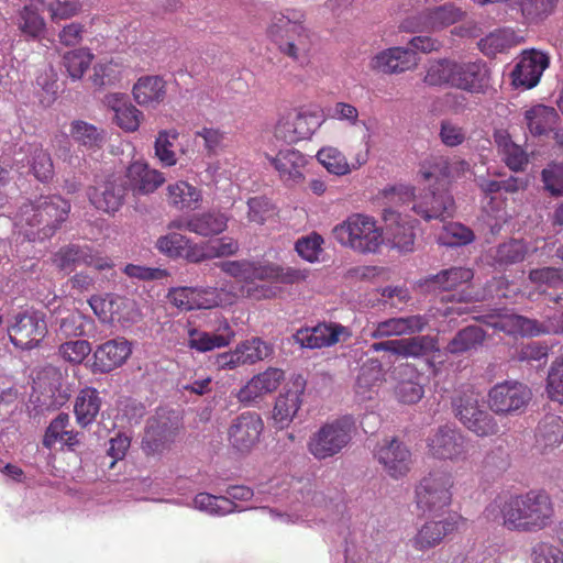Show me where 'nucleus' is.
Here are the masks:
<instances>
[{"label":"nucleus","instance_id":"nucleus-1","mask_svg":"<svg viewBox=\"0 0 563 563\" xmlns=\"http://www.w3.org/2000/svg\"><path fill=\"white\" fill-rule=\"evenodd\" d=\"M501 526L511 532L537 533L549 528L555 517L554 503L543 489L510 495L499 504Z\"/></svg>","mask_w":563,"mask_h":563},{"label":"nucleus","instance_id":"nucleus-2","mask_svg":"<svg viewBox=\"0 0 563 563\" xmlns=\"http://www.w3.org/2000/svg\"><path fill=\"white\" fill-rule=\"evenodd\" d=\"M70 208V202L59 195L41 196L20 207L16 224L29 240L49 239L66 222Z\"/></svg>","mask_w":563,"mask_h":563},{"label":"nucleus","instance_id":"nucleus-3","mask_svg":"<svg viewBox=\"0 0 563 563\" xmlns=\"http://www.w3.org/2000/svg\"><path fill=\"white\" fill-rule=\"evenodd\" d=\"M332 235L342 246L361 254L376 253L384 243L383 229L374 217L364 213L350 214L332 229Z\"/></svg>","mask_w":563,"mask_h":563},{"label":"nucleus","instance_id":"nucleus-4","mask_svg":"<svg viewBox=\"0 0 563 563\" xmlns=\"http://www.w3.org/2000/svg\"><path fill=\"white\" fill-rule=\"evenodd\" d=\"M386 197L393 202L412 201L411 209L426 221H444L453 217L455 210L454 199L448 188H428L415 196L410 187L399 186L387 190Z\"/></svg>","mask_w":563,"mask_h":563},{"label":"nucleus","instance_id":"nucleus-5","mask_svg":"<svg viewBox=\"0 0 563 563\" xmlns=\"http://www.w3.org/2000/svg\"><path fill=\"white\" fill-rule=\"evenodd\" d=\"M354 432L355 421L351 416L327 422L310 435L308 451L319 461L333 457L350 444Z\"/></svg>","mask_w":563,"mask_h":563},{"label":"nucleus","instance_id":"nucleus-6","mask_svg":"<svg viewBox=\"0 0 563 563\" xmlns=\"http://www.w3.org/2000/svg\"><path fill=\"white\" fill-rule=\"evenodd\" d=\"M267 33L283 55L295 62L308 58L311 36L299 20H291L284 14L275 15Z\"/></svg>","mask_w":563,"mask_h":563},{"label":"nucleus","instance_id":"nucleus-7","mask_svg":"<svg viewBox=\"0 0 563 563\" xmlns=\"http://www.w3.org/2000/svg\"><path fill=\"white\" fill-rule=\"evenodd\" d=\"M454 481L449 472L434 471L416 487V504L423 514H437L452 503Z\"/></svg>","mask_w":563,"mask_h":563},{"label":"nucleus","instance_id":"nucleus-8","mask_svg":"<svg viewBox=\"0 0 563 563\" xmlns=\"http://www.w3.org/2000/svg\"><path fill=\"white\" fill-rule=\"evenodd\" d=\"M178 417L173 411L157 410L148 418L141 448L146 455H161L170 450L179 431Z\"/></svg>","mask_w":563,"mask_h":563},{"label":"nucleus","instance_id":"nucleus-9","mask_svg":"<svg viewBox=\"0 0 563 563\" xmlns=\"http://www.w3.org/2000/svg\"><path fill=\"white\" fill-rule=\"evenodd\" d=\"M531 399L530 387L518 380L497 383L488 391L489 409L499 416L523 412Z\"/></svg>","mask_w":563,"mask_h":563},{"label":"nucleus","instance_id":"nucleus-10","mask_svg":"<svg viewBox=\"0 0 563 563\" xmlns=\"http://www.w3.org/2000/svg\"><path fill=\"white\" fill-rule=\"evenodd\" d=\"M12 344L21 350H32L40 345L47 334L43 317L35 311H24L14 316L8 329Z\"/></svg>","mask_w":563,"mask_h":563},{"label":"nucleus","instance_id":"nucleus-11","mask_svg":"<svg viewBox=\"0 0 563 563\" xmlns=\"http://www.w3.org/2000/svg\"><path fill=\"white\" fill-rule=\"evenodd\" d=\"M128 187L125 181L115 175H109L96 185L87 188L89 202L99 211L115 214L124 205Z\"/></svg>","mask_w":563,"mask_h":563},{"label":"nucleus","instance_id":"nucleus-12","mask_svg":"<svg viewBox=\"0 0 563 563\" xmlns=\"http://www.w3.org/2000/svg\"><path fill=\"white\" fill-rule=\"evenodd\" d=\"M271 347L260 338L240 342L234 350L214 356L213 366L218 371H233L243 365H252L271 354Z\"/></svg>","mask_w":563,"mask_h":563},{"label":"nucleus","instance_id":"nucleus-13","mask_svg":"<svg viewBox=\"0 0 563 563\" xmlns=\"http://www.w3.org/2000/svg\"><path fill=\"white\" fill-rule=\"evenodd\" d=\"M264 422L256 412H242L228 429V441L239 453H249L260 441Z\"/></svg>","mask_w":563,"mask_h":563},{"label":"nucleus","instance_id":"nucleus-14","mask_svg":"<svg viewBox=\"0 0 563 563\" xmlns=\"http://www.w3.org/2000/svg\"><path fill=\"white\" fill-rule=\"evenodd\" d=\"M464 12L452 3L428 9L416 15L408 16L399 24L401 32H420L454 24L462 20Z\"/></svg>","mask_w":563,"mask_h":563},{"label":"nucleus","instance_id":"nucleus-15","mask_svg":"<svg viewBox=\"0 0 563 563\" xmlns=\"http://www.w3.org/2000/svg\"><path fill=\"white\" fill-rule=\"evenodd\" d=\"M453 88L472 95L486 93L490 88V71L483 60H454Z\"/></svg>","mask_w":563,"mask_h":563},{"label":"nucleus","instance_id":"nucleus-16","mask_svg":"<svg viewBox=\"0 0 563 563\" xmlns=\"http://www.w3.org/2000/svg\"><path fill=\"white\" fill-rule=\"evenodd\" d=\"M319 126L320 122L316 114L294 109L279 118L275 126V136L287 143H296L309 139Z\"/></svg>","mask_w":563,"mask_h":563},{"label":"nucleus","instance_id":"nucleus-17","mask_svg":"<svg viewBox=\"0 0 563 563\" xmlns=\"http://www.w3.org/2000/svg\"><path fill=\"white\" fill-rule=\"evenodd\" d=\"M420 58L412 49L404 46H393L376 53L369 60V68L384 75H399L415 70Z\"/></svg>","mask_w":563,"mask_h":563},{"label":"nucleus","instance_id":"nucleus-18","mask_svg":"<svg viewBox=\"0 0 563 563\" xmlns=\"http://www.w3.org/2000/svg\"><path fill=\"white\" fill-rule=\"evenodd\" d=\"M351 335L349 329L340 323L322 322L312 328L299 329L292 340L300 347L322 349L346 341Z\"/></svg>","mask_w":563,"mask_h":563},{"label":"nucleus","instance_id":"nucleus-19","mask_svg":"<svg viewBox=\"0 0 563 563\" xmlns=\"http://www.w3.org/2000/svg\"><path fill=\"white\" fill-rule=\"evenodd\" d=\"M429 453L441 460H464L467 454L464 435L448 426L439 427L427 440Z\"/></svg>","mask_w":563,"mask_h":563},{"label":"nucleus","instance_id":"nucleus-20","mask_svg":"<svg viewBox=\"0 0 563 563\" xmlns=\"http://www.w3.org/2000/svg\"><path fill=\"white\" fill-rule=\"evenodd\" d=\"M375 457L394 478L402 477L410 471L411 452L396 438L383 440L375 450Z\"/></svg>","mask_w":563,"mask_h":563},{"label":"nucleus","instance_id":"nucleus-21","mask_svg":"<svg viewBox=\"0 0 563 563\" xmlns=\"http://www.w3.org/2000/svg\"><path fill=\"white\" fill-rule=\"evenodd\" d=\"M286 186H296L305 180V168L308 164L306 155L296 148H284L275 156L265 155Z\"/></svg>","mask_w":563,"mask_h":563},{"label":"nucleus","instance_id":"nucleus-22","mask_svg":"<svg viewBox=\"0 0 563 563\" xmlns=\"http://www.w3.org/2000/svg\"><path fill=\"white\" fill-rule=\"evenodd\" d=\"M260 268H263V263L251 262H227L222 264V271L231 276L241 278L247 283L245 292L246 296L254 300L271 299L276 297L277 288L267 285H255L260 280Z\"/></svg>","mask_w":563,"mask_h":563},{"label":"nucleus","instance_id":"nucleus-23","mask_svg":"<svg viewBox=\"0 0 563 563\" xmlns=\"http://www.w3.org/2000/svg\"><path fill=\"white\" fill-rule=\"evenodd\" d=\"M125 185L134 196L150 195L156 191L164 183L162 172L152 168L144 161H134L125 169Z\"/></svg>","mask_w":563,"mask_h":563},{"label":"nucleus","instance_id":"nucleus-24","mask_svg":"<svg viewBox=\"0 0 563 563\" xmlns=\"http://www.w3.org/2000/svg\"><path fill=\"white\" fill-rule=\"evenodd\" d=\"M464 522L462 516H450L440 521H427L411 539L412 547L418 551H427L439 545L443 539L456 531Z\"/></svg>","mask_w":563,"mask_h":563},{"label":"nucleus","instance_id":"nucleus-25","mask_svg":"<svg viewBox=\"0 0 563 563\" xmlns=\"http://www.w3.org/2000/svg\"><path fill=\"white\" fill-rule=\"evenodd\" d=\"M548 66L549 58L545 54L536 51L525 53L511 73L512 84L526 89L533 88Z\"/></svg>","mask_w":563,"mask_h":563},{"label":"nucleus","instance_id":"nucleus-26","mask_svg":"<svg viewBox=\"0 0 563 563\" xmlns=\"http://www.w3.org/2000/svg\"><path fill=\"white\" fill-rule=\"evenodd\" d=\"M132 353L131 343L124 338H115L99 345L93 353V366L101 373H108L121 366Z\"/></svg>","mask_w":563,"mask_h":563},{"label":"nucleus","instance_id":"nucleus-27","mask_svg":"<svg viewBox=\"0 0 563 563\" xmlns=\"http://www.w3.org/2000/svg\"><path fill=\"white\" fill-rule=\"evenodd\" d=\"M132 93L140 106L156 108L166 98V82L159 76H144L134 84Z\"/></svg>","mask_w":563,"mask_h":563},{"label":"nucleus","instance_id":"nucleus-28","mask_svg":"<svg viewBox=\"0 0 563 563\" xmlns=\"http://www.w3.org/2000/svg\"><path fill=\"white\" fill-rule=\"evenodd\" d=\"M563 443V419L549 413L539 422L536 429V448L545 454Z\"/></svg>","mask_w":563,"mask_h":563},{"label":"nucleus","instance_id":"nucleus-29","mask_svg":"<svg viewBox=\"0 0 563 563\" xmlns=\"http://www.w3.org/2000/svg\"><path fill=\"white\" fill-rule=\"evenodd\" d=\"M427 325V320L422 316H408L400 318H390L378 322L372 332L375 339L404 335L420 332Z\"/></svg>","mask_w":563,"mask_h":563},{"label":"nucleus","instance_id":"nucleus-30","mask_svg":"<svg viewBox=\"0 0 563 563\" xmlns=\"http://www.w3.org/2000/svg\"><path fill=\"white\" fill-rule=\"evenodd\" d=\"M234 336L235 333L228 323L220 333H210L194 328L188 331V345L192 350L205 353L228 346Z\"/></svg>","mask_w":563,"mask_h":563},{"label":"nucleus","instance_id":"nucleus-31","mask_svg":"<svg viewBox=\"0 0 563 563\" xmlns=\"http://www.w3.org/2000/svg\"><path fill=\"white\" fill-rule=\"evenodd\" d=\"M101 408L99 391L92 387H86L79 391L74 404L76 421L81 428L91 424Z\"/></svg>","mask_w":563,"mask_h":563},{"label":"nucleus","instance_id":"nucleus-32","mask_svg":"<svg viewBox=\"0 0 563 563\" xmlns=\"http://www.w3.org/2000/svg\"><path fill=\"white\" fill-rule=\"evenodd\" d=\"M527 254L528 245L520 239H510L489 251V257L496 267H508L520 263Z\"/></svg>","mask_w":563,"mask_h":563},{"label":"nucleus","instance_id":"nucleus-33","mask_svg":"<svg viewBox=\"0 0 563 563\" xmlns=\"http://www.w3.org/2000/svg\"><path fill=\"white\" fill-rule=\"evenodd\" d=\"M385 382V372L378 360H368L365 362L357 375L355 384V393L363 399L371 398L375 388H378Z\"/></svg>","mask_w":563,"mask_h":563},{"label":"nucleus","instance_id":"nucleus-34","mask_svg":"<svg viewBox=\"0 0 563 563\" xmlns=\"http://www.w3.org/2000/svg\"><path fill=\"white\" fill-rule=\"evenodd\" d=\"M167 199L178 210H195L202 199L200 189L188 181L178 180L167 187Z\"/></svg>","mask_w":563,"mask_h":563},{"label":"nucleus","instance_id":"nucleus-35","mask_svg":"<svg viewBox=\"0 0 563 563\" xmlns=\"http://www.w3.org/2000/svg\"><path fill=\"white\" fill-rule=\"evenodd\" d=\"M494 139L506 165L514 172L523 170L529 162L525 150L506 131L496 132Z\"/></svg>","mask_w":563,"mask_h":563},{"label":"nucleus","instance_id":"nucleus-36","mask_svg":"<svg viewBox=\"0 0 563 563\" xmlns=\"http://www.w3.org/2000/svg\"><path fill=\"white\" fill-rule=\"evenodd\" d=\"M558 113L554 108L544 104H536L525 111V122L529 132L534 136L549 133L555 121Z\"/></svg>","mask_w":563,"mask_h":563},{"label":"nucleus","instance_id":"nucleus-37","mask_svg":"<svg viewBox=\"0 0 563 563\" xmlns=\"http://www.w3.org/2000/svg\"><path fill=\"white\" fill-rule=\"evenodd\" d=\"M486 332L477 325L460 330L446 344L445 350L454 355L464 354L483 345Z\"/></svg>","mask_w":563,"mask_h":563},{"label":"nucleus","instance_id":"nucleus-38","mask_svg":"<svg viewBox=\"0 0 563 563\" xmlns=\"http://www.w3.org/2000/svg\"><path fill=\"white\" fill-rule=\"evenodd\" d=\"M15 24L26 40H40L46 29V22L33 4H25L16 14Z\"/></svg>","mask_w":563,"mask_h":563},{"label":"nucleus","instance_id":"nucleus-39","mask_svg":"<svg viewBox=\"0 0 563 563\" xmlns=\"http://www.w3.org/2000/svg\"><path fill=\"white\" fill-rule=\"evenodd\" d=\"M188 231L202 236L217 235L228 227V218L220 212H203L188 218Z\"/></svg>","mask_w":563,"mask_h":563},{"label":"nucleus","instance_id":"nucleus-40","mask_svg":"<svg viewBox=\"0 0 563 563\" xmlns=\"http://www.w3.org/2000/svg\"><path fill=\"white\" fill-rule=\"evenodd\" d=\"M309 276V269L282 266L275 263H263L260 268V280L275 282L286 285L303 283Z\"/></svg>","mask_w":563,"mask_h":563},{"label":"nucleus","instance_id":"nucleus-41","mask_svg":"<svg viewBox=\"0 0 563 563\" xmlns=\"http://www.w3.org/2000/svg\"><path fill=\"white\" fill-rule=\"evenodd\" d=\"M301 394L299 389H288L276 399L273 418L279 428L287 427L301 406Z\"/></svg>","mask_w":563,"mask_h":563},{"label":"nucleus","instance_id":"nucleus-42","mask_svg":"<svg viewBox=\"0 0 563 563\" xmlns=\"http://www.w3.org/2000/svg\"><path fill=\"white\" fill-rule=\"evenodd\" d=\"M27 152V164L33 176L43 184L49 183L55 174L51 154L40 144L29 145Z\"/></svg>","mask_w":563,"mask_h":563},{"label":"nucleus","instance_id":"nucleus-43","mask_svg":"<svg viewBox=\"0 0 563 563\" xmlns=\"http://www.w3.org/2000/svg\"><path fill=\"white\" fill-rule=\"evenodd\" d=\"M474 277V273L467 267H451L443 269L438 274L431 276L428 283L432 284L434 289L449 291L457 288L463 284L470 283Z\"/></svg>","mask_w":563,"mask_h":563},{"label":"nucleus","instance_id":"nucleus-44","mask_svg":"<svg viewBox=\"0 0 563 563\" xmlns=\"http://www.w3.org/2000/svg\"><path fill=\"white\" fill-rule=\"evenodd\" d=\"M452 407L456 418L467 428L483 409L479 407L478 395L473 389L461 391L452 399Z\"/></svg>","mask_w":563,"mask_h":563},{"label":"nucleus","instance_id":"nucleus-45","mask_svg":"<svg viewBox=\"0 0 563 563\" xmlns=\"http://www.w3.org/2000/svg\"><path fill=\"white\" fill-rule=\"evenodd\" d=\"M559 0H512L527 23H539L551 15Z\"/></svg>","mask_w":563,"mask_h":563},{"label":"nucleus","instance_id":"nucleus-46","mask_svg":"<svg viewBox=\"0 0 563 563\" xmlns=\"http://www.w3.org/2000/svg\"><path fill=\"white\" fill-rule=\"evenodd\" d=\"M95 56L87 47L75 48L63 55V66L74 80L80 79L90 67Z\"/></svg>","mask_w":563,"mask_h":563},{"label":"nucleus","instance_id":"nucleus-47","mask_svg":"<svg viewBox=\"0 0 563 563\" xmlns=\"http://www.w3.org/2000/svg\"><path fill=\"white\" fill-rule=\"evenodd\" d=\"M179 133L175 129L161 130L154 142L155 157L163 167H173L177 164L176 152L173 150L174 142Z\"/></svg>","mask_w":563,"mask_h":563},{"label":"nucleus","instance_id":"nucleus-48","mask_svg":"<svg viewBox=\"0 0 563 563\" xmlns=\"http://www.w3.org/2000/svg\"><path fill=\"white\" fill-rule=\"evenodd\" d=\"M454 60L441 58L430 63L423 78L424 84L433 87L446 86L453 88Z\"/></svg>","mask_w":563,"mask_h":563},{"label":"nucleus","instance_id":"nucleus-49","mask_svg":"<svg viewBox=\"0 0 563 563\" xmlns=\"http://www.w3.org/2000/svg\"><path fill=\"white\" fill-rule=\"evenodd\" d=\"M319 163L331 174L343 176L351 172L345 155L335 147H323L317 153Z\"/></svg>","mask_w":563,"mask_h":563},{"label":"nucleus","instance_id":"nucleus-50","mask_svg":"<svg viewBox=\"0 0 563 563\" xmlns=\"http://www.w3.org/2000/svg\"><path fill=\"white\" fill-rule=\"evenodd\" d=\"M70 135L77 143L89 148L100 147L103 140L102 131L81 120L71 123Z\"/></svg>","mask_w":563,"mask_h":563},{"label":"nucleus","instance_id":"nucleus-51","mask_svg":"<svg viewBox=\"0 0 563 563\" xmlns=\"http://www.w3.org/2000/svg\"><path fill=\"white\" fill-rule=\"evenodd\" d=\"M495 328L514 335H534L538 333L536 321L518 314L503 317L495 323Z\"/></svg>","mask_w":563,"mask_h":563},{"label":"nucleus","instance_id":"nucleus-52","mask_svg":"<svg viewBox=\"0 0 563 563\" xmlns=\"http://www.w3.org/2000/svg\"><path fill=\"white\" fill-rule=\"evenodd\" d=\"M93 324V320L80 313L79 311H71L66 317L60 319L59 334L65 338L85 336L87 335V328Z\"/></svg>","mask_w":563,"mask_h":563},{"label":"nucleus","instance_id":"nucleus-53","mask_svg":"<svg viewBox=\"0 0 563 563\" xmlns=\"http://www.w3.org/2000/svg\"><path fill=\"white\" fill-rule=\"evenodd\" d=\"M512 45V33L506 30H497L489 33L478 42V47L486 56H495Z\"/></svg>","mask_w":563,"mask_h":563},{"label":"nucleus","instance_id":"nucleus-54","mask_svg":"<svg viewBox=\"0 0 563 563\" xmlns=\"http://www.w3.org/2000/svg\"><path fill=\"white\" fill-rule=\"evenodd\" d=\"M86 254V245L69 244L54 254L53 262L60 271L71 272L76 265L84 264Z\"/></svg>","mask_w":563,"mask_h":563},{"label":"nucleus","instance_id":"nucleus-55","mask_svg":"<svg viewBox=\"0 0 563 563\" xmlns=\"http://www.w3.org/2000/svg\"><path fill=\"white\" fill-rule=\"evenodd\" d=\"M388 233L393 247L405 253L413 251L416 235L412 225L397 221L394 225H389Z\"/></svg>","mask_w":563,"mask_h":563},{"label":"nucleus","instance_id":"nucleus-56","mask_svg":"<svg viewBox=\"0 0 563 563\" xmlns=\"http://www.w3.org/2000/svg\"><path fill=\"white\" fill-rule=\"evenodd\" d=\"M196 137L203 140V147L208 156H216L227 147V134L213 126H202L195 132Z\"/></svg>","mask_w":563,"mask_h":563},{"label":"nucleus","instance_id":"nucleus-57","mask_svg":"<svg viewBox=\"0 0 563 563\" xmlns=\"http://www.w3.org/2000/svg\"><path fill=\"white\" fill-rule=\"evenodd\" d=\"M398 355L404 357L422 356L434 349V341L430 336L398 339Z\"/></svg>","mask_w":563,"mask_h":563},{"label":"nucleus","instance_id":"nucleus-58","mask_svg":"<svg viewBox=\"0 0 563 563\" xmlns=\"http://www.w3.org/2000/svg\"><path fill=\"white\" fill-rule=\"evenodd\" d=\"M445 156H432L427 159L419 170L422 179L429 184L434 181V184L439 185L438 188H446L445 187Z\"/></svg>","mask_w":563,"mask_h":563},{"label":"nucleus","instance_id":"nucleus-59","mask_svg":"<svg viewBox=\"0 0 563 563\" xmlns=\"http://www.w3.org/2000/svg\"><path fill=\"white\" fill-rule=\"evenodd\" d=\"M189 239L180 233L170 232L159 236L156 241V249L172 258H180L188 246Z\"/></svg>","mask_w":563,"mask_h":563},{"label":"nucleus","instance_id":"nucleus-60","mask_svg":"<svg viewBox=\"0 0 563 563\" xmlns=\"http://www.w3.org/2000/svg\"><path fill=\"white\" fill-rule=\"evenodd\" d=\"M475 239L474 232L457 222H451L443 228L440 240L450 246L466 245Z\"/></svg>","mask_w":563,"mask_h":563},{"label":"nucleus","instance_id":"nucleus-61","mask_svg":"<svg viewBox=\"0 0 563 563\" xmlns=\"http://www.w3.org/2000/svg\"><path fill=\"white\" fill-rule=\"evenodd\" d=\"M547 390L551 399L563 404V355L556 357L550 366Z\"/></svg>","mask_w":563,"mask_h":563},{"label":"nucleus","instance_id":"nucleus-62","mask_svg":"<svg viewBox=\"0 0 563 563\" xmlns=\"http://www.w3.org/2000/svg\"><path fill=\"white\" fill-rule=\"evenodd\" d=\"M544 189L553 197L563 196V164L551 163L541 173Z\"/></svg>","mask_w":563,"mask_h":563},{"label":"nucleus","instance_id":"nucleus-63","mask_svg":"<svg viewBox=\"0 0 563 563\" xmlns=\"http://www.w3.org/2000/svg\"><path fill=\"white\" fill-rule=\"evenodd\" d=\"M323 239L320 234L312 232L307 236L300 238L295 245V249L300 257L313 263L318 261L319 254L322 251Z\"/></svg>","mask_w":563,"mask_h":563},{"label":"nucleus","instance_id":"nucleus-64","mask_svg":"<svg viewBox=\"0 0 563 563\" xmlns=\"http://www.w3.org/2000/svg\"><path fill=\"white\" fill-rule=\"evenodd\" d=\"M90 352L91 345L86 340L68 341L58 347L59 355L73 364H80Z\"/></svg>","mask_w":563,"mask_h":563}]
</instances>
